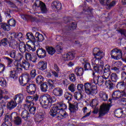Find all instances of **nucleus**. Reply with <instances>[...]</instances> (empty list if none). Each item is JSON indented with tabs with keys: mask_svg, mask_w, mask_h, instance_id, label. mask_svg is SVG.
I'll list each match as a JSON object with an SVG mask.
<instances>
[{
	"mask_svg": "<svg viewBox=\"0 0 126 126\" xmlns=\"http://www.w3.org/2000/svg\"><path fill=\"white\" fill-rule=\"evenodd\" d=\"M52 93L54 96H51L49 94H45L39 98L40 105L43 109H49L52 103L57 102V97H61L63 94V90L60 87L53 89Z\"/></svg>",
	"mask_w": 126,
	"mask_h": 126,
	"instance_id": "obj_1",
	"label": "nucleus"
},
{
	"mask_svg": "<svg viewBox=\"0 0 126 126\" xmlns=\"http://www.w3.org/2000/svg\"><path fill=\"white\" fill-rule=\"evenodd\" d=\"M67 108V106L63 102H59L51 108L49 114L53 118H66L68 114L64 110H66Z\"/></svg>",
	"mask_w": 126,
	"mask_h": 126,
	"instance_id": "obj_2",
	"label": "nucleus"
},
{
	"mask_svg": "<svg viewBox=\"0 0 126 126\" xmlns=\"http://www.w3.org/2000/svg\"><path fill=\"white\" fill-rule=\"evenodd\" d=\"M30 79L31 78L29 77V73H25L23 74L22 80L19 78V82L22 86H25L26 84H28L26 88L27 91L30 95H33V94H35V92H36L37 86L34 84H28V82L30 81Z\"/></svg>",
	"mask_w": 126,
	"mask_h": 126,
	"instance_id": "obj_3",
	"label": "nucleus"
},
{
	"mask_svg": "<svg viewBox=\"0 0 126 126\" xmlns=\"http://www.w3.org/2000/svg\"><path fill=\"white\" fill-rule=\"evenodd\" d=\"M94 71L99 74H103L102 75L105 80L109 79L111 76V69H110V66H106L104 68V65L102 64H99L98 66H94Z\"/></svg>",
	"mask_w": 126,
	"mask_h": 126,
	"instance_id": "obj_4",
	"label": "nucleus"
},
{
	"mask_svg": "<svg viewBox=\"0 0 126 126\" xmlns=\"http://www.w3.org/2000/svg\"><path fill=\"white\" fill-rule=\"evenodd\" d=\"M93 54L94 58L92 60V65H94L93 70H94V66H98L100 65L99 64V61L104 58L105 54L103 52L100 51V49L97 48H94V49Z\"/></svg>",
	"mask_w": 126,
	"mask_h": 126,
	"instance_id": "obj_5",
	"label": "nucleus"
},
{
	"mask_svg": "<svg viewBox=\"0 0 126 126\" xmlns=\"http://www.w3.org/2000/svg\"><path fill=\"white\" fill-rule=\"evenodd\" d=\"M85 92L88 95L93 96L97 93V86L90 83H86L84 85Z\"/></svg>",
	"mask_w": 126,
	"mask_h": 126,
	"instance_id": "obj_6",
	"label": "nucleus"
},
{
	"mask_svg": "<svg viewBox=\"0 0 126 126\" xmlns=\"http://www.w3.org/2000/svg\"><path fill=\"white\" fill-rule=\"evenodd\" d=\"M49 87L51 89L55 88V82L53 80L49 79L47 82H44L40 85V89L42 92H47L49 89Z\"/></svg>",
	"mask_w": 126,
	"mask_h": 126,
	"instance_id": "obj_7",
	"label": "nucleus"
},
{
	"mask_svg": "<svg viewBox=\"0 0 126 126\" xmlns=\"http://www.w3.org/2000/svg\"><path fill=\"white\" fill-rule=\"evenodd\" d=\"M9 120L11 122H13L16 126H20L22 123V119L17 116V113L13 112L10 115H8Z\"/></svg>",
	"mask_w": 126,
	"mask_h": 126,
	"instance_id": "obj_8",
	"label": "nucleus"
},
{
	"mask_svg": "<svg viewBox=\"0 0 126 126\" xmlns=\"http://www.w3.org/2000/svg\"><path fill=\"white\" fill-rule=\"evenodd\" d=\"M111 105L109 104H102L99 108L98 118H102V117H104L105 115L108 114Z\"/></svg>",
	"mask_w": 126,
	"mask_h": 126,
	"instance_id": "obj_9",
	"label": "nucleus"
},
{
	"mask_svg": "<svg viewBox=\"0 0 126 126\" xmlns=\"http://www.w3.org/2000/svg\"><path fill=\"white\" fill-rule=\"evenodd\" d=\"M112 1V0H99L100 3L101 5L107 6L108 9H110V8L113 7V6H115L116 5V1Z\"/></svg>",
	"mask_w": 126,
	"mask_h": 126,
	"instance_id": "obj_10",
	"label": "nucleus"
},
{
	"mask_svg": "<svg viewBox=\"0 0 126 126\" xmlns=\"http://www.w3.org/2000/svg\"><path fill=\"white\" fill-rule=\"evenodd\" d=\"M34 5L36 7H40L42 13H47V7L46 6V4L44 3V2L39 0H36L34 3Z\"/></svg>",
	"mask_w": 126,
	"mask_h": 126,
	"instance_id": "obj_11",
	"label": "nucleus"
},
{
	"mask_svg": "<svg viewBox=\"0 0 126 126\" xmlns=\"http://www.w3.org/2000/svg\"><path fill=\"white\" fill-rule=\"evenodd\" d=\"M106 81H107V80H105L102 76H94V83L95 85L98 84L99 86H101V85H103L104 82L106 84Z\"/></svg>",
	"mask_w": 126,
	"mask_h": 126,
	"instance_id": "obj_12",
	"label": "nucleus"
},
{
	"mask_svg": "<svg viewBox=\"0 0 126 126\" xmlns=\"http://www.w3.org/2000/svg\"><path fill=\"white\" fill-rule=\"evenodd\" d=\"M124 95H125V91H115L112 94V99L113 100H119L120 98L124 97Z\"/></svg>",
	"mask_w": 126,
	"mask_h": 126,
	"instance_id": "obj_13",
	"label": "nucleus"
},
{
	"mask_svg": "<svg viewBox=\"0 0 126 126\" xmlns=\"http://www.w3.org/2000/svg\"><path fill=\"white\" fill-rule=\"evenodd\" d=\"M22 71V68L20 67H17L14 71H11L10 72V77L12 78L14 80L18 79V74L17 73H20Z\"/></svg>",
	"mask_w": 126,
	"mask_h": 126,
	"instance_id": "obj_14",
	"label": "nucleus"
},
{
	"mask_svg": "<svg viewBox=\"0 0 126 126\" xmlns=\"http://www.w3.org/2000/svg\"><path fill=\"white\" fill-rule=\"evenodd\" d=\"M75 58V53L73 52H68L66 54H64L63 56V59L64 62H66L67 61H72L73 59Z\"/></svg>",
	"mask_w": 126,
	"mask_h": 126,
	"instance_id": "obj_15",
	"label": "nucleus"
},
{
	"mask_svg": "<svg viewBox=\"0 0 126 126\" xmlns=\"http://www.w3.org/2000/svg\"><path fill=\"white\" fill-rule=\"evenodd\" d=\"M36 55L39 59H44L47 56V52L44 48L42 47H39L36 51Z\"/></svg>",
	"mask_w": 126,
	"mask_h": 126,
	"instance_id": "obj_16",
	"label": "nucleus"
},
{
	"mask_svg": "<svg viewBox=\"0 0 126 126\" xmlns=\"http://www.w3.org/2000/svg\"><path fill=\"white\" fill-rule=\"evenodd\" d=\"M17 106V102H16L15 100H11L7 103V110L8 111H12L14 109H15Z\"/></svg>",
	"mask_w": 126,
	"mask_h": 126,
	"instance_id": "obj_17",
	"label": "nucleus"
},
{
	"mask_svg": "<svg viewBox=\"0 0 126 126\" xmlns=\"http://www.w3.org/2000/svg\"><path fill=\"white\" fill-rule=\"evenodd\" d=\"M24 99V95L22 94H18L15 95L14 97V100L16 103H17L18 105H21L23 102Z\"/></svg>",
	"mask_w": 126,
	"mask_h": 126,
	"instance_id": "obj_18",
	"label": "nucleus"
},
{
	"mask_svg": "<svg viewBox=\"0 0 126 126\" xmlns=\"http://www.w3.org/2000/svg\"><path fill=\"white\" fill-rule=\"evenodd\" d=\"M81 62L84 65V67L85 68V70H91L92 68H91V65L90 63H87V61L86 59L84 58L81 59Z\"/></svg>",
	"mask_w": 126,
	"mask_h": 126,
	"instance_id": "obj_19",
	"label": "nucleus"
},
{
	"mask_svg": "<svg viewBox=\"0 0 126 126\" xmlns=\"http://www.w3.org/2000/svg\"><path fill=\"white\" fill-rule=\"evenodd\" d=\"M68 104L69 110L71 113H74V112H76L78 110V103H77L75 104H73L69 102Z\"/></svg>",
	"mask_w": 126,
	"mask_h": 126,
	"instance_id": "obj_20",
	"label": "nucleus"
},
{
	"mask_svg": "<svg viewBox=\"0 0 126 126\" xmlns=\"http://www.w3.org/2000/svg\"><path fill=\"white\" fill-rule=\"evenodd\" d=\"M74 72L77 76H82L83 75V72H84V70H83V68L80 66H77L75 68Z\"/></svg>",
	"mask_w": 126,
	"mask_h": 126,
	"instance_id": "obj_21",
	"label": "nucleus"
},
{
	"mask_svg": "<svg viewBox=\"0 0 126 126\" xmlns=\"http://www.w3.org/2000/svg\"><path fill=\"white\" fill-rule=\"evenodd\" d=\"M11 38L12 40L13 39L12 38H15V39H18L19 41H20V40L23 39V34L21 32H12L11 33Z\"/></svg>",
	"mask_w": 126,
	"mask_h": 126,
	"instance_id": "obj_22",
	"label": "nucleus"
},
{
	"mask_svg": "<svg viewBox=\"0 0 126 126\" xmlns=\"http://www.w3.org/2000/svg\"><path fill=\"white\" fill-rule=\"evenodd\" d=\"M37 67L40 70L44 71L47 69V62L43 61L39 62L37 64Z\"/></svg>",
	"mask_w": 126,
	"mask_h": 126,
	"instance_id": "obj_23",
	"label": "nucleus"
},
{
	"mask_svg": "<svg viewBox=\"0 0 126 126\" xmlns=\"http://www.w3.org/2000/svg\"><path fill=\"white\" fill-rule=\"evenodd\" d=\"M35 43H38V42H43L44 39V35L43 34L40 33L39 32H36L35 34Z\"/></svg>",
	"mask_w": 126,
	"mask_h": 126,
	"instance_id": "obj_24",
	"label": "nucleus"
},
{
	"mask_svg": "<svg viewBox=\"0 0 126 126\" xmlns=\"http://www.w3.org/2000/svg\"><path fill=\"white\" fill-rule=\"evenodd\" d=\"M52 6L56 10H61L62 9V3L59 1H55L52 3Z\"/></svg>",
	"mask_w": 126,
	"mask_h": 126,
	"instance_id": "obj_25",
	"label": "nucleus"
},
{
	"mask_svg": "<svg viewBox=\"0 0 126 126\" xmlns=\"http://www.w3.org/2000/svg\"><path fill=\"white\" fill-rule=\"evenodd\" d=\"M8 120H9L8 115H5L4 117V122L1 124V126H12L11 123H10V122H8Z\"/></svg>",
	"mask_w": 126,
	"mask_h": 126,
	"instance_id": "obj_26",
	"label": "nucleus"
},
{
	"mask_svg": "<svg viewBox=\"0 0 126 126\" xmlns=\"http://www.w3.org/2000/svg\"><path fill=\"white\" fill-rule=\"evenodd\" d=\"M21 67L24 68L26 70H28L29 67H30V63L26 60H23L22 62V66Z\"/></svg>",
	"mask_w": 126,
	"mask_h": 126,
	"instance_id": "obj_27",
	"label": "nucleus"
},
{
	"mask_svg": "<svg viewBox=\"0 0 126 126\" xmlns=\"http://www.w3.org/2000/svg\"><path fill=\"white\" fill-rule=\"evenodd\" d=\"M27 39L30 40L32 43H36V38L33 35L32 32H29L26 34Z\"/></svg>",
	"mask_w": 126,
	"mask_h": 126,
	"instance_id": "obj_28",
	"label": "nucleus"
},
{
	"mask_svg": "<svg viewBox=\"0 0 126 126\" xmlns=\"http://www.w3.org/2000/svg\"><path fill=\"white\" fill-rule=\"evenodd\" d=\"M21 116L24 120H25V121H26L27 120H28V118L30 117V114L28 111L25 110L22 111Z\"/></svg>",
	"mask_w": 126,
	"mask_h": 126,
	"instance_id": "obj_29",
	"label": "nucleus"
},
{
	"mask_svg": "<svg viewBox=\"0 0 126 126\" xmlns=\"http://www.w3.org/2000/svg\"><path fill=\"white\" fill-rule=\"evenodd\" d=\"M114 114L116 118H120L122 117V116H123V114H124V110H123L122 108L116 109L114 111Z\"/></svg>",
	"mask_w": 126,
	"mask_h": 126,
	"instance_id": "obj_30",
	"label": "nucleus"
},
{
	"mask_svg": "<svg viewBox=\"0 0 126 126\" xmlns=\"http://www.w3.org/2000/svg\"><path fill=\"white\" fill-rule=\"evenodd\" d=\"M111 81L112 82H114L116 83L119 80V76H118V74L116 73H112L110 76Z\"/></svg>",
	"mask_w": 126,
	"mask_h": 126,
	"instance_id": "obj_31",
	"label": "nucleus"
},
{
	"mask_svg": "<svg viewBox=\"0 0 126 126\" xmlns=\"http://www.w3.org/2000/svg\"><path fill=\"white\" fill-rule=\"evenodd\" d=\"M46 50L49 55L50 56H53L56 53V49L53 47H50V46H46L45 47Z\"/></svg>",
	"mask_w": 126,
	"mask_h": 126,
	"instance_id": "obj_32",
	"label": "nucleus"
},
{
	"mask_svg": "<svg viewBox=\"0 0 126 126\" xmlns=\"http://www.w3.org/2000/svg\"><path fill=\"white\" fill-rule=\"evenodd\" d=\"M99 96L103 101H107L108 100V94H107L105 92H100L99 93Z\"/></svg>",
	"mask_w": 126,
	"mask_h": 126,
	"instance_id": "obj_33",
	"label": "nucleus"
},
{
	"mask_svg": "<svg viewBox=\"0 0 126 126\" xmlns=\"http://www.w3.org/2000/svg\"><path fill=\"white\" fill-rule=\"evenodd\" d=\"M3 59L6 62L8 67H11V65H12V63H13V60L5 56L3 57Z\"/></svg>",
	"mask_w": 126,
	"mask_h": 126,
	"instance_id": "obj_34",
	"label": "nucleus"
},
{
	"mask_svg": "<svg viewBox=\"0 0 126 126\" xmlns=\"http://www.w3.org/2000/svg\"><path fill=\"white\" fill-rule=\"evenodd\" d=\"M7 55L10 56L11 59H14L16 56V51L14 50H8L6 52Z\"/></svg>",
	"mask_w": 126,
	"mask_h": 126,
	"instance_id": "obj_35",
	"label": "nucleus"
},
{
	"mask_svg": "<svg viewBox=\"0 0 126 126\" xmlns=\"http://www.w3.org/2000/svg\"><path fill=\"white\" fill-rule=\"evenodd\" d=\"M113 82H112L111 80L105 81V85L107 86H108L109 90H112V89L115 88V84L113 83Z\"/></svg>",
	"mask_w": 126,
	"mask_h": 126,
	"instance_id": "obj_36",
	"label": "nucleus"
},
{
	"mask_svg": "<svg viewBox=\"0 0 126 126\" xmlns=\"http://www.w3.org/2000/svg\"><path fill=\"white\" fill-rule=\"evenodd\" d=\"M19 49L21 53H25L26 52V44L24 42H21L19 44Z\"/></svg>",
	"mask_w": 126,
	"mask_h": 126,
	"instance_id": "obj_37",
	"label": "nucleus"
},
{
	"mask_svg": "<svg viewBox=\"0 0 126 126\" xmlns=\"http://www.w3.org/2000/svg\"><path fill=\"white\" fill-rule=\"evenodd\" d=\"M84 95L81 93H76L74 95V98L78 101H81L83 99Z\"/></svg>",
	"mask_w": 126,
	"mask_h": 126,
	"instance_id": "obj_38",
	"label": "nucleus"
},
{
	"mask_svg": "<svg viewBox=\"0 0 126 126\" xmlns=\"http://www.w3.org/2000/svg\"><path fill=\"white\" fill-rule=\"evenodd\" d=\"M64 97L66 100H68V103H69V101L72 100V94L70 93L65 92L64 94Z\"/></svg>",
	"mask_w": 126,
	"mask_h": 126,
	"instance_id": "obj_39",
	"label": "nucleus"
},
{
	"mask_svg": "<svg viewBox=\"0 0 126 126\" xmlns=\"http://www.w3.org/2000/svg\"><path fill=\"white\" fill-rule=\"evenodd\" d=\"M44 79L45 78L43 77V76L38 75L36 77L35 81L37 84H38V85H40L41 83H42V82H44Z\"/></svg>",
	"mask_w": 126,
	"mask_h": 126,
	"instance_id": "obj_40",
	"label": "nucleus"
},
{
	"mask_svg": "<svg viewBox=\"0 0 126 126\" xmlns=\"http://www.w3.org/2000/svg\"><path fill=\"white\" fill-rule=\"evenodd\" d=\"M1 28L3 29L5 31H9L10 30V26L8 24L5 23H1Z\"/></svg>",
	"mask_w": 126,
	"mask_h": 126,
	"instance_id": "obj_41",
	"label": "nucleus"
},
{
	"mask_svg": "<svg viewBox=\"0 0 126 126\" xmlns=\"http://www.w3.org/2000/svg\"><path fill=\"white\" fill-rule=\"evenodd\" d=\"M7 23L10 27H15L16 21L14 19H10L8 21Z\"/></svg>",
	"mask_w": 126,
	"mask_h": 126,
	"instance_id": "obj_42",
	"label": "nucleus"
},
{
	"mask_svg": "<svg viewBox=\"0 0 126 126\" xmlns=\"http://www.w3.org/2000/svg\"><path fill=\"white\" fill-rule=\"evenodd\" d=\"M17 41L15 40H10L9 41V46L11 47L13 49H15V47H17Z\"/></svg>",
	"mask_w": 126,
	"mask_h": 126,
	"instance_id": "obj_43",
	"label": "nucleus"
},
{
	"mask_svg": "<svg viewBox=\"0 0 126 126\" xmlns=\"http://www.w3.org/2000/svg\"><path fill=\"white\" fill-rule=\"evenodd\" d=\"M25 59L27 61H30V62H32L33 63H35V61H33L32 60V55L30 53L27 52L25 54Z\"/></svg>",
	"mask_w": 126,
	"mask_h": 126,
	"instance_id": "obj_44",
	"label": "nucleus"
},
{
	"mask_svg": "<svg viewBox=\"0 0 126 126\" xmlns=\"http://www.w3.org/2000/svg\"><path fill=\"white\" fill-rule=\"evenodd\" d=\"M120 52V50L115 48L112 50H111L110 52V55L111 56L112 59H114L113 57H116V55L119 54Z\"/></svg>",
	"mask_w": 126,
	"mask_h": 126,
	"instance_id": "obj_45",
	"label": "nucleus"
},
{
	"mask_svg": "<svg viewBox=\"0 0 126 126\" xmlns=\"http://www.w3.org/2000/svg\"><path fill=\"white\" fill-rule=\"evenodd\" d=\"M7 83H6V80L4 78L2 77H0V85L2 86V87H6Z\"/></svg>",
	"mask_w": 126,
	"mask_h": 126,
	"instance_id": "obj_46",
	"label": "nucleus"
},
{
	"mask_svg": "<svg viewBox=\"0 0 126 126\" xmlns=\"http://www.w3.org/2000/svg\"><path fill=\"white\" fill-rule=\"evenodd\" d=\"M34 117L35 118H37V119L39 120V122H41V121L44 120V118H45V112L43 111L42 114L40 112L39 114L34 115Z\"/></svg>",
	"mask_w": 126,
	"mask_h": 126,
	"instance_id": "obj_47",
	"label": "nucleus"
},
{
	"mask_svg": "<svg viewBox=\"0 0 126 126\" xmlns=\"http://www.w3.org/2000/svg\"><path fill=\"white\" fill-rule=\"evenodd\" d=\"M26 51H27L28 52H30V51H32V52H35V51H36V48L34 47V48H33L32 47H31V45L28 44H26Z\"/></svg>",
	"mask_w": 126,
	"mask_h": 126,
	"instance_id": "obj_48",
	"label": "nucleus"
},
{
	"mask_svg": "<svg viewBox=\"0 0 126 126\" xmlns=\"http://www.w3.org/2000/svg\"><path fill=\"white\" fill-rule=\"evenodd\" d=\"M8 40L6 38H4L1 40V43L3 47H7L9 43Z\"/></svg>",
	"mask_w": 126,
	"mask_h": 126,
	"instance_id": "obj_49",
	"label": "nucleus"
},
{
	"mask_svg": "<svg viewBox=\"0 0 126 126\" xmlns=\"http://www.w3.org/2000/svg\"><path fill=\"white\" fill-rule=\"evenodd\" d=\"M112 57L114 58V60H120V59H122V58H123V53H122L121 50H119V52L117 54L116 56Z\"/></svg>",
	"mask_w": 126,
	"mask_h": 126,
	"instance_id": "obj_50",
	"label": "nucleus"
},
{
	"mask_svg": "<svg viewBox=\"0 0 126 126\" xmlns=\"http://www.w3.org/2000/svg\"><path fill=\"white\" fill-rule=\"evenodd\" d=\"M118 32L121 34L123 37L126 38V29H119L117 30Z\"/></svg>",
	"mask_w": 126,
	"mask_h": 126,
	"instance_id": "obj_51",
	"label": "nucleus"
},
{
	"mask_svg": "<svg viewBox=\"0 0 126 126\" xmlns=\"http://www.w3.org/2000/svg\"><path fill=\"white\" fill-rule=\"evenodd\" d=\"M33 101H34V97L30 95L27 97L26 102L27 104H31V103H32Z\"/></svg>",
	"mask_w": 126,
	"mask_h": 126,
	"instance_id": "obj_52",
	"label": "nucleus"
},
{
	"mask_svg": "<svg viewBox=\"0 0 126 126\" xmlns=\"http://www.w3.org/2000/svg\"><path fill=\"white\" fill-rule=\"evenodd\" d=\"M69 79L72 82H75V80H76V78H75V75L73 73L70 74L69 75Z\"/></svg>",
	"mask_w": 126,
	"mask_h": 126,
	"instance_id": "obj_53",
	"label": "nucleus"
},
{
	"mask_svg": "<svg viewBox=\"0 0 126 126\" xmlns=\"http://www.w3.org/2000/svg\"><path fill=\"white\" fill-rule=\"evenodd\" d=\"M36 110L37 109L36 108V107L32 106L30 108L29 111L30 114H32V115H35V113H36Z\"/></svg>",
	"mask_w": 126,
	"mask_h": 126,
	"instance_id": "obj_54",
	"label": "nucleus"
},
{
	"mask_svg": "<svg viewBox=\"0 0 126 126\" xmlns=\"http://www.w3.org/2000/svg\"><path fill=\"white\" fill-rule=\"evenodd\" d=\"M30 75L32 79L35 78V77L36 75H37V73H36V69H33L32 70H31L30 72Z\"/></svg>",
	"mask_w": 126,
	"mask_h": 126,
	"instance_id": "obj_55",
	"label": "nucleus"
},
{
	"mask_svg": "<svg viewBox=\"0 0 126 126\" xmlns=\"http://www.w3.org/2000/svg\"><path fill=\"white\" fill-rule=\"evenodd\" d=\"M117 88L118 89H122L123 87H125V82H119L116 86Z\"/></svg>",
	"mask_w": 126,
	"mask_h": 126,
	"instance_id": "obj_56",
	"label": "nucleus"
},
{
	"mask_svg": "<svg viewBox=\"0 0 126 126\" xmlns=\"http://www.w3.org/2000/svg\"><path fill=\"white\" fill-rule=\"evenodd\" d=\"M68 89L71 91V92H74V91H75V85L73 84H70L69 86Z\"/></svg>",
	"mask_w": 126,
	"mask_h": 126,
	"instance_id": "obj_57",
	"label": "nucleus"
},
{
	"mask_svg": "<svg viewBox=\"0 0 126 126\" xmlns=\"http://www.w3.org/2000/svg\"><path fill=\"white\" fill-rule=\"evenodd\" d=\"M21 18L23 20H30V19H31V16L29 15H22Z\"/></svg>",
	"mask_w": 126,
	"mask_h": 126,
	"instance_id": "obj_58",
	"label": "nucleus"
},
{
	"mask_svg": "<svg viewBox=\"0 0 126 126\" xmlns=\"http://www.w3.org/2000/svg\"><path fill=\"white\" fill-rule=\"evenodd\" d=\"M76 28V24L75 23H72L71 26L68 27L67 29L68 31H70V30H72V29H75Z\"/></svg>",
	"mask_w": 126,
	"mask_h": 126,
	"instance_id": "obj_59",
	"label": "nucleus"
},
{
	"mask_svg": "<svg viewBox=\"0 0 126 126\" xmlns=\"http://www.w3.org/2000/svg\"><path fill=\"white\" fill-rule=\"evenodd\" d=\"M7 3L8 5H9L10 7H12V8H17V6H16V5H15L13 2L8 1Z\"/></svg>",
	"mask_w": 126,
	"mask_h": 126,
	"instance_id": "obj_60",
	"label": "nucleus"
},
{
	"mask_svg": "<svg viewBox=\"0 0 126 126\" xmlns=\"http://www.w3.org/2000/svg\"><path fill=\"white\" fill-rule=\"evenodd\" d=\"M21 60L20 59H17L15 60V63L16 64V65L18 67H21L22 65V63H21L20 61Z\"/></svg>",
	"mask_w": 126,
	"mask_h": 126,
	"instance_id": "obj_61",
	"label": "nucleus"
},
{
	"mask_svg": "<svg viewBox=\"0 0 126 126\" xmlns=\"http://www.w3.org/2000/svg\"><path fill=\"white\" fill-rule=\"evenodd\" d=\"M77 87L79 91H83V84H78Z\"/></svg>",
	"mask_w": 126,
	"mask_h": 126,
	"instance_id": "obj_62",
	"label": "nucleus"
},
{
	"mask_svg": "<svg viewBox=\"0 0 126 126\" xmlns=\"http://www.w3.org/2000/svg\"><path fill=\"white\" fill-rule=\"evenodd\" d=\"M121 78L122 80H126V72L123 71L121 73Z\"/></svg>",
	"mask_w": 126,
	"mask_h": 126,
	"instance_id": "obj_63",
	"label": "nucleus"
},
{
	"mask_svg": "<svg viewBox=\"0 0 126 126\" xmlns=\"http://www.w3.org/2000/svg\"><path fill=\"white\" fill-rule=\"evenodd\" d=\"M121 103L123 106H126V98H122L121 100Z\"/></svg>",
	"mask_w": 126,
	"mask_h": 126,
	"instance_id": "obj_64",
	"label": "nucleus"
}]
</instances>
